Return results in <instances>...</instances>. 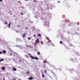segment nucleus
<instances>
[{
	"label": "nucleus",
	"instance_id": "f257e3e1",
	"mask_svg": "<svg viewBox=\"0 0 80 80\" xmlns=\"http://www.w3.org/2000/svg\"><path fill=\"white\" fill-rule=\"evenodd\" d=\"M30 58H32V59H36L37 60H38V58L36 57H34L32 56H30Z\"/></svg>",
	"mask_w": 80,
	"mask_h": 80
},
{
	"label": "nucleus",
	"instance_id": "f03ea898",
	"mask_svg": "<svg viewBox=\"0 0 80 80\" xmlns=\"http://www.w3.org/2000/svg\"><path fill=\"white\" fill-rule=\"evenodd\" d=\"M39 42V39H37L36 41V42L35 43V44H36V43H38Z\"/></svg>",
	"mask_w": 80,
	"mask_h": 80
},
{
	"label": "nucleus",
	"instance_id": "7ed1b4c3",
	"mask_svg": "<svg viewBox=\"0 0 80 80\" xmlns=\"http://www.w3.org/2000/svg\"><path fill=\"white\" fill-rule=\"evenodd\" d=\"M2 52L3 53H6V51H5V50H3L2 51Z\"/></svg>",
	"mask_w": 80,
	"mask_h": 80
},
{
	"label": "nucleus",
	"instance_id": "20e7f679",
	"mask_svg": "<svg viewBox=\"0 0 80 80\" xmlns=\"http://www.w3.org/2000/svg\"><path fill=\"white\" fill-rule=\"evenodd\" d=\"M5 69V68L4 67H3V68H2V70H4Z\"/></svg>",
	"mask_w": 80,
	"mask_h": 80
},
{
	"label": "nucleus",
	"instance_id": "39448f33",
	"mask_svg": "<svg viewBox=\"0 0 80 80\" xmlns=\"http://www.w3.org/2000/svg\"><path fill=\"white\" fill-rule=\"evenodd\" d=\"M29 80H32L33 79V78L30 77L29 78Z\"/></svg>",
	"mask_w": 80,
	"mask_h": 80
},
{
	"label": "nucleus",
	"instance_id": "423d86ee",
	"mask_svg": "<svg viewBox=\"0 0 80 80\" xmlns=\"http://www.w3.org/2000/svg\"><path fill=\"white\" fill-rule=\"evenodd\" d=\"M11 25V22H10L9 23V24H8V27H10V25Z\"/></svg>",
	"mask_w": 80,
	"mask_h": 80
},
{
	"label": "nucleus",
	"instance_id": "0eeeda50",
	"mask_svg": "<svg viewBox=\"0 0 80 80\" xmlns=\"http://www.w3.org/2000/svg\"><path fill=\"white\" fill-rule=\"evenodd\" d=\"M13 70L14 71H16V70H17V69L15 68H14Z\"/></svg>",
	"mask_w": 80,
	"mask_h": 80
},
{
	"label": "nucleus",
	"instance_id": "6e6552de",
	"mask_svg": "<svg viewBox=\"0 0 80 80\" xmlns=\"http://www.w3.org/2000/svg\"><path fill=\"white\" fill-rule=\"evenodd\" d=\"M22 37L23 38L25 37V34H24L23 35H22Z\"/></svg>",
	"mask_w": 80,
	"mask_h": 80
},
{
	"label": "nucleus",
	"instance_id": "1a4fd4ad",
	"mask_svg": "<svg viewBox=\"0 0 80 80\" xmlns=\"http://www.w3.org/2000/svg\"><path fill=\"white\" fill-rule=\"evenodd\" d=\"M60 44H62V43H63V42H62V41H60Z\"/></svg>",
	"mask_w": 80,
	"mask_h": 80
},
{
	"label": "nucleus",
	"instance_id": "9d476101",
	"mask_svg": "<svg viewBox=\"0 0 80 80\" xmlns=\"http://www.w3.org/2000/svg\"><path fill=\"white\" fill-rule=\"evenodd\" d=\"M46 39H47V40H49L50 39H49V38L48 37H46Z\"/></svg>",
	"mask_w": 80,
	"mask_h": 80
},
{
	"label": "nucleus",
	"instance_id": "9b49d317",
	"mask_svg": "<svg viewBox=\"0 0 80 80\" xmlns=\"http://www.w3.org/2000/svg\"><path fill=\"white\" fill-rule=\"evenodd\" d=\"M37 2V1L36 0H34L33 1V2H34V3H35L36 2Z\"/></svg>",
	"mask_w": 80,
	"mask_h": 80
},
{
	"label": "nucleus",
	"instance_id": "f8f14e48",
	"mask_svg": "<svg viewBox=\"0 0 80 80\" xmlns=\"http://www.w3.org/2000/svg\"><path fill=\"white\" fill-rule=\"evenodd\" d=\"M29 73H30V72L29 71H28L27 72V74H28V75H29Z\"/></svg>",
	"mask_w": 80,
	"mask_h": 80
},
{
	"label": "nucleus",
	"instance_id": "ddd939ff",
	"mask_svg": "<svg viewBox=\"0 0 80 80\" xmlns=\"http://www.w3.org/2000/svg\"><path fill=\"white\" fill-rule=\"evenodd\" d=\"M37 53L38 55H40V52H38Z\"/></svg>",
	"mask_w": 80,
	"mask_h": 80
},
{
	"label": "nucleus",
	"instance_id": "4468645a",
	"mask_svg": "<svg viewBox=\"0 0 80 80\" xmlns=\"http://www.w3.org/2000/svg\"><path fill=\"white\" fill-rule=\"evenodd\" d=\"M42 77H43V78H44V77H45V76L44 75V74H43V75L42 76Z\"/></svg>",
	"mask_w": 80,
	"mask_h": 80
},
{
	"label": "nucleus",
	"instance_id": "2eb2a0df",
	"mask_svg": "<svg viewBox=\"0 0 80 80\" xmlns=\"http://www.w3.org/2000/svg\"><path fill=\"white\" fill-rule=\"evenodd\" d=\"M45 73H47V70H45V72H44Z\"/></svg>",
	"mask_w": 80,
	"mask_h": 80
},
{
	"label": "nucleus",
	"instance_id": "dca6fc26",
	"mask_svg": "<svg viewBox=\"0 0 80 80\" xmlns=\"http://www.w3.org/2000/svg\"><path fill=\"white\" fill-rule=\"evenodd\" d=\"M38 36H41V34H38Z\"/></svg>",
	"mask_w": 80,
	"mask_h": 80
},
{
	"label": "nucleus",
	"instance_id": "f3484780",
	"mask_svg": "<svg viewBox=\"0 0 80 80\" xmlns=\"http://www.w3.org/2000/svg\"><path fill=\"white\" fill-rule=\"evenodd\" d=\"M4 60L3 59H1V61H4Z\"/></svg>",
	"mask_w": 80,
	"mask_h": 80
},
{
	"label": "nucleus",
	"instance_id": "a211bd4d",
	"mask_svg": "<svg viewBox=\"0 0 80 80\" xmlns=\"http://www.w3.org/2000/svg\"><path fill=\"white\" fill-rule=\"evenodd\" d=\"M33 37H36V35H33Z\"/></svg>",
	"mask_w": 80,
	"mask_h": 80
},
{
	"label": "nucleus",
	"instance_id": "6ab92c4d",
	"mask_svg": "<svg viewBox=\"0 0 80 80\" xmlns=\"http://www.w3.org/2000/svg\"><path fill=\"white\" fill-rule=\"evenodd\" d=\"M21 15H24V14H23L22 13H21Z\"/></svg>",
	"mask_w": 80,
	"mask_h": 80
},
{
	"label": "nucleus",
	"instance_id": "aec40b11",
	"mask_svg": "<svg viewBox=\"0 0 80 80\" xmlns=\"http://www.w3.org/2000/svg\"><path fill=\"white\" fill-rule=\"evenodd\" d=\"M2 54V52H0V54Z\"/></svg>",
	"mask_w": 80,
	"mask_h": 80
},
{
	"label": "nucleus",
	"instance_id": "412c9836",
	"mask_svg": "<svg viewBox=\"0 0 80 80\" xmlns=\"http://www.w3.org/2000/svg\"><path fill=\"white\" fill-rule=\"evenodd\" d=\"M43 62H44V63H46V61H43Z\"/></svg>",
	"mask_w": 80,
	"mask_h": 80
},
{
	"label": "nucleus",
	"instance_id": "4be33fe9",
	"mask_svg": "<svg viewBox=\"0 0 80 80\" xmlns=\"http://www.w3.org/2000/svg\"><path fill=\"white\" fill-rule=\"evenodd\" d=\"M5 24H6L7 25V22H5Z\"/></svg>",
	"mask_w": 80,
	"mask_h": 80
},
{
	"label": "nucleus",
	"instance_id": "5701e85b",
	"mask_svg": "<svg viewBox=\"0 0 80 80\" xmlns=\"http://www.w3.org/2000/svg\"><path fill=\"white\" fill-rule=\"evenodd\" d=\"M27 29H28V28L27 27L26 28V29L27 30Z\"/></svg>",
	"mask_w": 80,
	"mask_h": 80
},
{
	"label": "nucleus",
	"instance_id": "b1692460",
	"mask_svg": "<svg viewBox=\"0 0 80 80\" xmlns=\"http://www.w3.org/2000/svg\"><path fill=\"white\" fill-rule=\"evenodd\" d=\"M18 27L19 28V27H20V26L19 25L18 26Z\"/></svg>",
	"mask_w": 80,
	"mask_h": 80
},
{
	"label": "nucleus",
	"instance_id": "393cba45",
	"mask_svg": "<svg viewBox=\"0 0 80 80\" xmlns=\"http://www.w3.org/2000/svg\"><path fill=\"white\" fill-rule=\"evenodd\" d=\"M30 39H31L30 38H28V40H30Z\"/></svg>",
	"mask_w": 80,
	"mask_h": 80
},
{
	"label": "nucleus",
	"instance_id": "a878e982",
	"mask_svg": "<svg viewBox=\"0 0 80 80\" xmlns=\"http://www.w3.org/2000/svg\"><path fill=\"white\" fill-rule=\"evenodd\" d=\"M0 2H2V0H0Z\"/></svg>",
	"mask_w": 80,
	"mask_h": 80
},
{
	"label": "nucleus",
	"instance_id": "bb28decb",
	"mask_svg": "<svg viewBox=\"0 0 80 80\" xmlns=\"http://www.w3.org/2000/svg\"><path fill=\"white\" fill-rule=\"evenodd\" d=\"M3 80H5V78H3Z\"/></svg>",
	"mask_w": 80,
	"mask_h": 80
},
{
	"label": "nucleus",
	"instance_id": "cd10ccee",
	"mask_svg": "<svg viewBox=\"0 0 80 80\" xmlns=\"http://www.w3.org/2000/svg\"><path fill=\"white\" fill-rule=\"evenodd\" d=\"M60 1H58V3H60Z\"/></svg>",
	"mask_w": 80,
	"mask_h": 80
},
{
	"label": "nucleus",
	"instance_id": "c85d7f7f",
	"mask_svg": "<svg viewBox=\"0 0 80 80\" xmlns=\"http://www.w3.org/2000/svg\"><path fill=\"white\" fill-rule=\"evenodd\" d=\"M29 55H31V54L29 53Z\"/></svg>",
	"mask_w": 80,
	"mask_h": 80
},
{
	"label": "nucleus",
	"instance_id": "c756f323",
	"mask_svg": "<svg viewBox=\"0 0 80 80\" xmlns=\"http://www.w3.org/2000/svg\"><path fill=\"white\" fill-rule=\"evenodd\" d=\"M2 62V60H0V62Z\"/></svg>",
	"mask_w": 80,
	"mask_h": 80
},
{
	"label": "nucleus",
	"instance_id": "7c9ffc66",
	"mask_svg": "<svg viewBox=\"0 0 80 80\" xmlns=\"http://www.w3.org/2000/svg\"><path fill=\"white\" fill-rule=\"evenodd\" d=\"M25 1H27L28 0H24Z\"/></svg>",
	"mask_w": 80,
	"mask_h": 80
},
{
	"label": "nucleus",
	"instance_id": "2f4dec72",
	"mask_svg": "<svg viewBox=\"0 0 80 80\" xmlns=\"http://www.w3.org/2000/svg\"><path fill=\"white\" fill-rule=\"evenodd\" d=\"M61 38H62L63 37L62 36L61 37Z\"/></svg>",
	"mask_w": 80,
	"mask_h": 80
},
{
	"label": "nucleus",
	"instance_id": "473e14b6",
	"mask_svg": "<svg viewBox=\"0 0 80 80\" xmlns=\"http://www.w3.org/2000/svg\"><path fill=\"white\" fill-rule=\"evenodd\" d=\"M14 17H15V16L14 15Z\"/></svg>",
	"mask_w": 80,
	"mask_h": 80
},
{
	"label": "nucleus",
	"instance_id": "72a5a7b5",
	"mask_svg": "<svg viewBox=\"0 0 80 80\" xmlns=\"http://www.w3.org/2000/svg\"><path fill=\"white\" fill-rule=\"evenodd\" d=\"M7 74H8V73H7Z\"/></svg>",
	"mask_w": 80,
	"mask_h": 80
}]
</instances>
